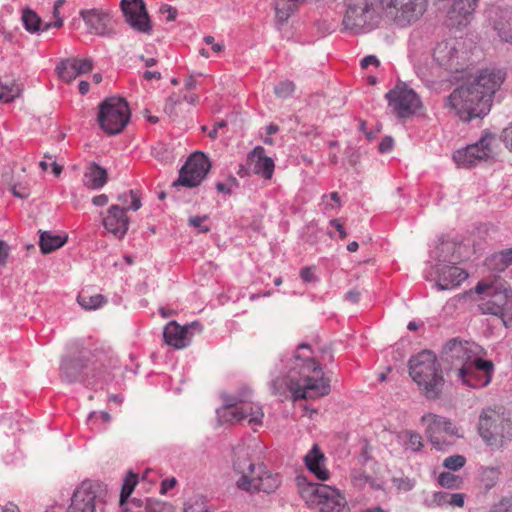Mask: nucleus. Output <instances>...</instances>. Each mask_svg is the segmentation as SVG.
<instances>
[{"mask_svg":"<svg viewBox=\"0 0 512 512\" xmlns=\"http://www.w3.org/2000/svg\"><path fill=\"white\" fill-rule=\"evenodd\" d=\"M298 351L285 366L287 371L271 381L275 395L292 392L295 400L325 396L330 393L329 380L323 377L320 364L311 355L308 344L302 343Z\"/></svg>","mask_w":512,"mask_h":512,"instance_id":"f257e3e1","label":"nucleus"},{"mask_svg":"<svg viewBox=\"0 0 512 512\" xmlns=\"http://www.w3.org/2000/svg\"><path fill=\"white\" fill-rule=\"evenodd\" d=\"M504 79L505 74L495 69L469 75L447 97L446 107L463 121L482 118L490 111L492 97Z\"/></svg>","mask_w":512,"mask_h":512,"instance_id":"f03ea898","label":"nucleus"},{"mask_svg":"<svg viewBox=\"0 0 512 512\" xmlns=\"http://www.w3.org/2000/svg\"><path fill=\"white\" fill-rule=\"evenodd\" d=\"M344 5V28L358 31L381 12L400 27L411 25L423 16L428 0H344Z\"/></svg>","mask_w":512,"mask_h":512,"instance_id":"7ed1b4c3","label":"nucleus"},{"mask_svg":"<svg viewBox=\"0 0 512 512\" xmlns=\"http://www.w3.org/2000/svg\"><path fill=\"white\" fill-rule=\"evenodd\" d=\"M409 374L428 399H437L444 386V378L434 353L424 350L409 360Z\"/></svg>","mask_w":512,"mask_h":512,"instance_id":"20e7f679","label":"nucleus"},{"mask_svg":"<svg viewBox=\"0 0 512 512\" xmlns=\"http://www.w3.org/2000/svg\"><path fill=\"white\" fill-rule=\"evenodd\" d=\"M478 432L492 449H500L512 440V417L504 408H485L479 415Z\"/></svg>","mask_w":512,"mask_h":512,"instance_id":"39448f33","label":"nucleus"},{"mask_svg":"<svg viewBox=\"0 0 512 512\" xmlns=\"http://www.w3.org/2000/svg\"><path fill=\"white\" fill-rule=\"evenodd\" d=\"M250 391L238 395H223V407L218 410L219 417L225 422H242L254 427L262 423V407L249 400Z\"/></svg>","mask_w":512,"mask_h":512,"instance_id":"423d86ee","label":"nucleus"},{"mask_svg":"<svg viewBox=\"0 0 512 512\" xmlns=\"http://www.w3.org/2000/svg\"><path fill=\"white\" fill-rule=\"evenodd\" d=\"M301 496L320 512H350L347 500L340 490L326 484L309 483L301 489Z\"/></svg>","mask_w":512,"mask_h":512,"instance_id":"0eeeda50","label":"nucleus"},{"mask_svg":"<svg viewBox=\"0 0 512 512\" xmlns=\"http://www.w3.org/2000/svg\"><path fill=\"white\" fill-rule=\"evenodd\" d=\"M482 353L483 349L476 343L454 338L443 347L442 360L450 365L449 370L455 371L456 376H463L467 366L475 363Z\"/></svg>","mask_w":512,"mask_h":512,"instance_id":"6e6552de","label":"nucleus"},{"mask_svg":"<svg viewBox=\"0 0 512 512\" xmlns=\"http://www.w3.org/2000/svg\"><path fill=\"white\" fill-rule=\"evenodd\" d=\"M478 294H484L478 304L482 314L502 316L512 298L510 285L503 280H495L491 283L479 282L475 287Z\"/></svg>","mask_w":512,"mask_h":512,"instance_id":"1a4fd4ad","label":"nucleus"},{"mask_svg":"<svg viewBox=\"0 0 512 512\" xmlns=\"http://www.w3.org/2000/svg\"><path fill=\"white\" fill-rule=\"evenodd\" d=\"M130 111L128 103L121 97H110L99 105L98 122L108 134L120 133L128 124Z\"/></svg>","mask_w":512,"mask_h":512,"instance_id":"9d476101","label":"nucleus"},{"mask_svg":"<svg viewBox=\"0 0 512 512\" xmlns=\"http://www.w3.org/2000/svg\"><path fill=\"white\" fill-rule=\"evenodd\" d=\"M495 138L491 134L483 135L476 143L467 145L453 154V160L457 166L470 168L482 161L494 158L492 144Z\"/></svg>","mask_w":512,"mask_h":512,"instance_id":"9b49d317","label":"nucleus"},{"mask_svg":"<svg viewBox=\"0 0 512 512\" xmlns=\"http://www.w3.org/2000/svg\"><path fill=\"white\" fill-rule=\"evenodd\" d=\"M389 107L398 118H409L421 108V100L405 83H398L385 95Z\"/></svg>","mask_w":512,"mask_h":512,"instance_id":"f8f14e48","label":"nucleus"},{"mask_svg":"<svg viewBox=\"0 0 512 512\" xmlns=\"http://www.w3.org/2000/svg\"><path fill=\"white\" fill-rule=\"evenodd\" d=\"M211 168L208 157L202 152L193 153L181 167L179 177L172 187L193 188L201 184Z\"/></svg>","mask_w":512,"mask_h":512,"instance_id":"ddd939ff","label":"nucleus"},{"mask_svg":"<svg viewBox=\"0 0 512 512\" xmlns=\"http://www.w3.org/2000/svg\"><path fill=\"white\" fill-rule=\"evenodd\" d=\"M421 422L427 424L425 433L431 444L437 450H444L452 445L451 438L457 435V430L450 420L433 413L421 417Z\"/></svg>","mask_w":512,"mask_h":512,"instance_id":"4468645a","label":"nucleus"},{"mask_svg":"<svg viewBox=\"0 0 512 512\" xmlns=\"http://www.w3.org/2000/svg\"><path fill=\"white\" fill-rule=\"evenodd\" d=\"M90 352L81 351L79 355L63 359L61 363V378L67 383H74L82 381L89 375L96 377L100 372L98 370L96 362L90 361Z\"/></svg>","mask_w":512,"mask_h":512,"instance_id":"2eb2a0df","label":"nucleus"},{"mask_svg":"<svg viewBox=\"0 0 512 512\" xmlns=\"http://www.w3.org/2000/svg\"><path fill=\"white\" fill-rule=\"evenodd\" d=\"M102 492L101 484L90 480L83 481L74 491L67 512H96Z\"/></svg>","mask_w":512,"mask_h":512,"instance_id":"dca6fc26","label":"nucleus"},{"mask_svg":"<svg viewBox=\"0 0 512 512\" xmlns=\"http://www.w3.org/2000/svg\"><path fill=\"white\" fill-rule=\"evenodd\" d=\"M120 6L131 28L143 34H151L152 25L144 0H122Z\"/></svg>","mask_w":512,"mask_h":512,"instance_id":"f3484780","label":"nucleus"},{"mask_svg":"<svg viewBox=\"0 0 512 512\" xmlns=\"http://www.w3.org/2000/svg\"><path fill=\"white\" fill-rule=\"evenodd\" d=\"M280 481L276 475L266 471L264 466L258 465L254 475L241 476L237 487L249 492L272 493L279 487Z\"/></svg>","mask_w":512,"mask_h":512,"instance_id":"a211bd4d","label":"nucleus"},{"mask_svg":"<svg viewBox=\"0 0 512 512\" xmlns=\"http://www.w3.org/2000/svg\"><path fill=\"white\" fill-rule=\"evenodd\" d=\"M201 331L202 325L197 321L184 326L179 325L176 321H170L164 327L163 337L167 345L183 349L190 344L192 337Z\"/></svg>","mask_w":512,"mask_h":512,"instance_id":"6ab92c4d","label":"nucleus"},{"mask_svg":"<svg viewBox=\"0 0 512 512\" xmlns=\"http://www.w3.org/2000/svg\"><path fill=\"white\" fill-rule=\"evenodd\" d=\"M461 42L456 39L445 40L437 44L433 52L434 60L450 71H459L463 68V52H460Z\"/></svg>","mask_w":512,"mask_h":512,"instance_id":"aec40b11","label":"nucleus"},{"mask_svg":"<svg viewBox=\"0 0 512 512\" xmlns=\"http://www.w3.org/2000/svg\"><path fill=\"white\" fill-rule=\"evenodd\" d=\"M89 33L110 37L115 34L110 14L102 9H84L80 11Z\"/></svg>","mask_w":512,"mask_h":512,"instance_id":"412c9836","label":"nucleus"},{"mask_svg":"<svg viewBox=\"0 0 512 512\" xmlns=\"http://www.w3.org/2000/svg\"><path fill=\"white\" fill-rule=\"evenodd\" d=\"M492 373L493 363L480 357L475 363L473 362L467 366L463 376L456 377L469 387L480 388L489 384Z\"/></svg>","mask_w":512,"mask_h":512,"instance_id":"4be33fe9","label":"nucleus"},{"mask_svg":"<svg viewBox=\"0 0 512 512\" xmlns=\"http://www.w3.org/2000/svg\"><path fill=\"white\" fill-rule=\"evenodd\" d=\"M434 273L435 286L438 290H450L458 287L468 277V273L455 264L436 263Z\"/></svg>","mask_w":512,"mask_h":512,"instance_id":"5701e85b","label":"nucleus"},{"mask_svg":"<svg viewBox=\"0 0 512 512\" xmlns=\"http://www.w3.org/2000/svg\"><path fill=\"white\" fill-rule=\"evenodd\" d=\"M103 225L115 237L123 238L129 226L126 209L119 205H111L107 210V215L103 218Z\"/></svg>","mask_w":512,"mask_h":512,"instance_id":"b1692460","label":"nucleus"},{"mask_svg":"<svg viewBox=\"0 0 512 512\" xmlns=\"http://www.w3.org/2000/svg\"><path fill=\"white\" fill-rule=\"evenodd\" d=\"M479 0H454L448 12L450 25L462 27L470 23Z\"/></svg>","mask_w":512,"mask_h":512,"instance_id":"393cba45","label":"nucleus"},{"mask_svg":"<svg viewBox=\"0 0 512 512\" xmlns=\"http://www.w3.org/2000/svg\"><path fill=\"white\" fill-rule=\"evenodd\" d=\"M93 68L91 59H66L56 67L58 76L67 82L74 80L79 75L88 73Z\"/></svg>","mask_w":512,"mask_h":512,"instance_id":"a878e982","label":"nucleus"},{"mask_svg":"<svg viewBox=\"0 0 512 512\" xmlns=\"http://www.w3.org/2000/svg\"><path fill=\"white\" fill-rule=\"evenodd\" d=\"M325 460V455L317 444H314L311 450L304 456L307 469L322 481L328 480L330 476L329 471L324 467Z\"/></svg>","mask_w":512,"mask_h":512,"instance_id":"bb28decb","label":"nucleus"},{"mask_svg":"<svg viewBox=\"0 0 512 512\" xmlns=\"http://www.w3.org/2000/svg\"><path fill=\"white\" fill-rule=\"evenodd\" d=\"M248 159L253 164V171L257 175H261L265 179H270L274 172V161L265 155V149L257 146L249 154Z\"/></svg>","mask_w":512,"mask_h":512,"instance_id":"cd10ccee","label":"nucleus"},{"mask_svg":"<svg viewBox=\"0 0 512 512\" xmlns=\"http://www.w3.org/2000/svg\"><path fill=\"white\" fill-rule=\"evenodd\" d=\"M107 171L96 163H91L86 169L83 184L92 190L102 188L107 183Z\"/></svg>","mask_w":512,"mask_h":512,"instance_id":"c85d7f7f","label":"nucleus"},{"mask_svg":"<svg viewBox=\"0 0 512 512\" xmlns=\"http://www.w3.org/2000/svg\"><path fill=\"white\" fill-rule=\"evenodd\" d=\"M234 455L235 459L233 460V468L237 473L242 474V476H252L255 474L257 467L250 461L249 451L246 447H237L234 450Z\"/></svg>","mask_w":512,"mask_h":512,"instance_id":"c756f323","label":"nucleus"},{"mask_svg":"<svg viewBox=\"0 0 512 512\" xmlns=\"http://www.w3.org/2000/svg\"><path fill=\"white\" fill-rule=\"evenodd\" d=\"M456 244L450 241L441 242L432 252V257L441 264H456L457 257L454 256Z\"/></svg>","mask_w":512,"mask_h":512,"instance_id":"7c9ffc66","label":"nucleus"},{"mask_svg":"<svg viewBox=\"0 0 512 512\" xmlns=\"http://www.w3.org/2000/svg\"><path fill=\"white\" fill-rule=\"evenodd\" d=\"M67 241V237L55 235L50 231H44L40 234L39 246L43 254H49L61 248Z\"/></svg>","mask_w":512,"mask_h":512,"instance_id":"2f4dec72","label":"nucleus"},{"mask_svg":"<svg viewBox=\"0 0 512 512\" xmlns=\"http://www.w3.org/2000/svg\"><path fill=\"white\" fill-rule=\"evenodd\" d=\"M78 304L85 310H96L106 304V298L101 294H89L82 290L77 297Z\"/></svg>","mask_w":512,"mask_h":512,"instance_id":"473e14b6","label":"nucleus"},{"mask_svg":"<svg viewBox=\"0 0 512 512\" xmlns=\"http://www.w3.org/2000/svg\"><path fill=\"white\" fill-rule=\"evenodd\" d=\"M304 0H274L278 21L285 22Z\"/></svg>","mask_w":512,"mask_h":512,"instance_id":"72a5a7b5","label":"nucleus"},{"mask_svg":"<svg viewBox=\"0 0 512 512\" xmlns=\"http://www.w3.org/2000/svg\"><path fill=\"white\" fill-rule=\"evenodd\" d=\"M21 93L19 85L14 81L0 79V102L8 103L17 98Z\"/></svg>","mask_w":512,"mask_h":512,"instance_id":"f704fd0d","label":"nucleus"},{"mask_svg":"<svg viewBox=\"0 0 512 512\" xmlns=\"http://www.w3.org/2000/svg\"><path fill=\"white\" fill-rule=\"evenodd\" d=\"M22 22L25 29L30 33H36L41 30L42 21L40 17L30 9H25L23 11Z\"/></svg>","mask_w":512,"mask_h":512,"instance_id":"c9c22d12","label":"nucleus"},{"mask_svg":"<svg viewBox=\"0 0 512 512\" xmlns=\"http://www.w3.org/2000/svg\"><path fill=\"white\" fill-rule=\"evenodd\" d=\"M137 475L133 472H129L125 478L124 484L122 486L121 494H120V506L123 508L126 500L132 494L136 484H137Z\"/></svg>","mask_w":512,"mask_h":512,"instance_id":"e433bc0d","label":"nucleus"},{"mask_svg":"<svg viewBox=\"0 0 512 512\" xmlns=\"http://www.w3.org/2000/svg\"><path fill=\"white\" fill-rule=\"evenodd\" d=\"M499 469L495 467H486L481 471V482L487 490L493 488L499 479Z\"/></svg>","mask_w":512,"mask_h":512,"instance_id":"4c0bfd02","label":"nucleus"},{"mask_svg":"<svg viewBox=\"0 0 512 512\" xmlns=\"http://www.w3.org/2000/svg\"><path fill=\"white\" fill-rule=\"evenodd\" d=\"M485 264L490 270L498 272H502L508 267L502 250L488 257Z\"/></svg>","mask_w":512,"mask_h":512,"instance_id":"58836bf2","label":"nucleus"},{"mask_svg":"<svg viewBox=\"0 0 512 512\" xmlns=\"http://www.w3.org/2000/svg\"><path fill=\"white\" fill-rule=\"evenodd\" d=\"M146 512H173V507L169 503L157 499H147L145 502Z\"/></svg>","mask_w":512,"mask_h":512,"instance_id":"ea45409f","label":"nucleus"},{"mask_svg":"<svg viewBox=\"0 0 512 512\" xmlns=\"http://www.w3.org/2000/svg\"><path fill=\"white\" fill-rule=\"evenodd\" d=\"M131 198V205L125 208L126 210L137 211L141 207V201L137 193L134 190H130L128 193L119 194L117 199L123 205L128 203V199Z\"/></svg>","mask_w":512,"mask_h":512,"instance_id":"a19ab883","label":"nucleus"},{"mask_svg":"<svg viewBox=\"0 0 512 512\" xmlns=\"http://www.w3.org/2000/svg\"><path fill=\"white\" fill-rule=\"evenodd\" d=\"M295 90V84L292 81H282L274 87V93L277 97L286 99L293 94Z\"/></svg>","mask_w":512,"mask_h":512,"instance_id":"79ce46f5","label":"nucleus"},{"mask_svg":"<svg viewBox=\"0 0 512 512\" xmlns=\"http://www.w3.org/2000/svg\"><path fill=\"white\" fill-rule=\"evenodd\" d=\"M487 512H512V496H503L498 502L493 503Z\"/></svg>","mask_w":512,"mask_h":512,"instance_id":"37998d69","label":"nucleus"},{"mask_svg":"<svg viewBox=\"0 0 512 512\" xmlns=\"http://www.w3.org/2000/svg\"><path fill=\"white\" fill-rule=\"evenodd\" d=\"M405 435L408 438L405 443L406 448L414 452L420 451L423 447L422 437L418 433L412 431H406Z\"/></svg>","mask_w":512,"mask_h":512,"instance_id":"c03bdc74","label":"nucleus"},{"mask_svg":"<svg viewBox=\"0 0 512 512\" xmlns=\"http://www.w3.org/2000/svg\"><path fill=\"white\" fill-rule=\"evenodd\" d=\"M466 463V459L462 455H452L447 457L444 462L443 466L447 469L457 471L460 468H462Z\"/></svg>","mask_w":512,"mask_h":512,"instance_id":"a18cd8bd","label":"nucleus"},{"mask_svg":"<svg viewBox=\"0 0 512 512\" xmlns=\"http://www.w3.org/2000/svg\"><path fill=\"white\" fill-rule=\"evenodd\" d=\"M439 484L446 488L458 487L459 478L450 472H443L438 477Z\"/></svg>","mask_w":512,"mask_h":512,"instance_id":"49530a36","label":"nucleus"},{"mask_svg":"<svg viewBox=\"0 0 512 512\" xmlns=\"http://www.w3.org/2000/svg\"><path fill=\"white\" fill-rule=\"evenodd\" d=\"M207 219V216H191L188 220L190 226L198 228L200 232L206 233L210 230L208 226H203L202 223Z\"/></svg>","mask_w":512,"mask_h":512,"instance_id":"de8ad7c7","label":"nucleus"},{"mask_svg":"<svg viewBox=\"0 0 512 512\" xmlns=\"http://www.w3.org/2000/svg\"><path fill=\"white\" fill-rule=\"evenodd\" d=\"M352 481L355 485L362 486L367 482L368 477L361 469L353 470L351 473Z\"/></svg>","mask_w":512,"mask_h":512,"instance_id":"09e8293b","label":"nucleus"},{"mask_svg":"<svg viewBox=\"0 0 512 512\" xmlns=\"http://www.w3.org/2000/svg\"><path fill=\"white\" fill-rule=\"evenodd\" d=\"M394 484L397 486L398 489H402L405 491H409L414 487V482H412L408 478H394L393 479Z\"/></svg>","mask_w":512,"mask_h":512,"instance_id":"8fccbe9b","label":"nucleus"},{"mask_svg":"<svg viewBox=\"0 0 512 512\" xmlns=\"http://www.w3.org/2000/svg\"><path fill=\"white\" fill-rule=\"evenodd\" d=\"M501 139L505 146L512 151V124L502 131Z\"/></svg>","mask_w":512,"mask_h":512,"instance_id":"3c124183","label":"nucleus"},{"mask_svg":"<svg viewBox=\"0 0 512 512\" xmlns=\"http://www.w3.org/2000/svg\"><path fill=\"white\" fill-rule=\"evenodd\" d=\"M394 140L390 136H386L382 139V141L379 144V151L381 153H387L390 152L393 148Z\"/></svg>","mask_w":512,"mask_h":512,"instance_id":"603ef678","label":"nucleus"},{"mask_svg":"<svg viewBox=\"0 0 512 512\" xmlns=\"http://www.w3.org/2000/svg\"><path fill=\"white\" fill-rule=\"evenodd\" d=\"M11 192L15 197H18L20 199H26L30 195L28 189L20 185H13L11 187Z\"/></svg>","mask_w":512,"mask_h":512,"instance_id":"864d4df0","label":"nucleus"},{"mask_svg":"<svg viewBox=\"0 0 512 512\" xmlns=\"http://www.w3.org/2000/svg\"><path fill=\"white\" fill-rule=\"evenodd\" d=\"M379 64H380L379 60L374 55H368V56L364 57L360 62V66L363 69L368 68L370 65H374L377 67V66H379Z\"/></svg>","mask_w":512,"mask_h":512,"instance_id":"5fc2aeb1","label":"nucleus"},{"mask_svg":"<svg viewBox=\"0 0 512 512\" xmlns=\"http://www.w3.org/2000/svg\"><path fill=\"white\" fill-rule=\"evenodd\" d=\"M448 503L450 505L462 507L464 505V495L460 493L450 494L448 496Z\"/></svg>","mask_w":512,"mask_h":512,"instance_id":"6e6d98bb","label":"nucleus"},{"mask_svg":"<svg viewBox=\"0 0 512 512\" xmlns=\"http://www.w3.org/2000/svg\"><path fill=\"white\" fill-rule=\"evenodd\" d=\"M300 277L306 283L314 282L316 280V277L310 267L302 268L300 271Z\"/></svg>","mask_w":512,"mask_h":512,"instance_id":"4d7b16f0","label":"nucleus"},{"mask_svg":"<svg viewBox=\"0 0 512 512\" xmlns=\"http://www.w3.org/2000/svg\"><path fill=\"white\" fill-rule=\"evenodd\" d=\"M501 319L505 326H509L512 323V297L508 303V306H506V310L501 316Z\"/></svg>","mask_w":512,"mask_h":512,"instance_id":"13d9d810","label":"nucleus"},{"mask_svg":"<svg viewBox=\"0 0 512 512\" xmlns=\"http://www.w3.org/2000/svg\"><path fill=\"white\" fill-rule=\"evenodd\" d=\"M8 255L9 245L5 241L0 240V265H5Z\"/></svg>","mask_w":512,"mask_h":512,"instance_id":"bf43d9fd","label":"nucleus"},{"mask_svg":"<svg viewBox=\"0 0 512 512\" xmlns=\"http://www.w3.org/2000/svg\"><path fill=\"white\" fill-rule=\"evenodd\" d=\"M176 483L177 480L174 477L163 480L161 483L160 493L166 494L168 490L172 489L176 485Z\"/></svg>","mask_w":512,"mask_h":512,"instance_id":"052dcab7","label":"nucleus"},{"mask_svg":"<svg viewBox=\"0 0 512 512\" xmlns=\"http://www.w3.org/2000/svg\"><path fill=\"white\" fill-rule=\"evenodd\" d=\"M331 226L335 227L336 230L339 232V236L344 239L347 237V233L343 227V225L340 223L338 219H332L330 221Z\"/></svg>","mask_w":512,"mask_h":512,"instance_id":"680f3d73","label":"nucleus"},{"mask_svg":"<svg viewBox=\"0 0 512 512\" xmlns=\"http://www.w3.org/2000/svg\"><path fill=\"white\" fill-rule=\"evenodd\" d=\"M512 29V26H509ZM498 35L502 41L512 44V34H509L504 27H498Z\"/></svg>","mask_w":512,"mask_h":512,"instance_id":"e2e57ef3","label":"nucleus"},{"mask_svg":"<svg viewBox=\"0 0 512 512\" xmlns=\"http://www.w3.org/2000/svg\"><path fill=\"white\" fill-rule=\"evenodd\" d=\"M109 199L106 194H100L97 196H94L92 199V203L95 206H105L108 203Z\"/></svg>","mask_w":512,"mask_h":512,"instance_id":"0e129e2a","label":"nucleus"},{"mask_svg":"<svg viewBox=\"0 0 512 512\" xmlns=\"http://www.w3.org/2000/svg\"><path fill=\"white\" fill-rule=\"evenodd\" d=\"M161 11H167L168 12V16H167V20L168 21H173L176 19V16H177V10L169 5H165L162 7Z\"/></svg>","mask_w":512,"mask_h":512,"instance_id":"69168bd1","label":"nucleus"},{"mask_svg":"<svg viewBox=\"0 0 512 512\" xmlns=\"http://www.w3.org/2000/svg\"><path fill=\"white\" fill-rule=\"evenodd\" d=\"M161 73L158 72V71H145L143 73V78L147 81L149 80H152V79H156V80H160L161 79Z\"/></svg>","mask_w":512,"mask_h":512,"instance_id":"338daca9","label":"nucleus"},{"mask_svg":"<svg viewBox=\"0 0 512 512\" xmlns=\"http://www.w3.org/2000/svg\"><path fill=\"white\" fill-rule=\"evenodd\" d=\"M184 512H210L206 509H204L202 504H196V505H189L185 506Z\"/></svg>","mask_w":512,"mask_h":512,"instance_id":"774afa93","label":"nucleus"}]
</instances>
